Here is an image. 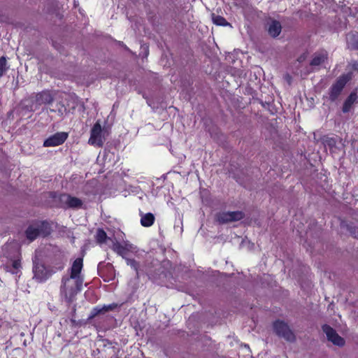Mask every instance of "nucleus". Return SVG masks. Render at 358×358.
I'll return each mask as SVG.
<instances>
[{"label": "nucleus", "mask_w": 358, "mask_h": 358, "mask_svg": "<svg viewBox=\"0 0 358 358\" xmlns=\"http://www.w3.org/2000/svg\"><path fill=\"white\" fill-rule=\"evenodd\" d=\"M83 266V259L77 258L70 268L69 275H64L62 279L60 292L67 302L73 301L76 295L82 289L84 281Z\"/></svg>", "instance_id": "obj_1"}, {"label": "nucleus", "mask_w": 358, "mask_h": 358, "mask_svg": "<svg viewBox=\"0 0 358 358\" xmlns=\"http://www.w3.org/2000/svg\"><path fill=\"white\" fill-rule=\"evenodd\" d=\"M273 328L276 334L280 337H282L286 341L289 342H294L295 341V335L290 329L287 324L282 321H276L273 324Z\"/></svg>", "instance_id": "obj_2"}, {"label": "nucleus", "mask_w": 358, "mask_h": 358, "mask_svg": "<svg viewBox=\"0 0 358 358\" xmlns=\"http://www.w3.org/2000/svg\"><path fill=\"white\" fill-rule=\"evenodd\" d=\"M89 144L101 147L103 144L102 138V128L101 124L97 121L93 126L90 132V137L88 141Z\"/></svg>", "instance_id": "obj_3"}, {"label": "nucleus", "mask_w": 358, "mask_h": 358, "mask_svg": "<svg viewBox=\"0 0 358 358\" xmlns=\"http://www.w3.org/2000/svg\"><path fill=\"white\" fill-rule=\"evenodd\" d=\"M56 271V270L48 269L44 265L41 264H35L33 268L34 278L40 282L45 281Z\"/></svg>", "instance_id": "obj_4"}, {"label": "nucleus", "mask_w": 358, "mask_h": 358, "mask_svg": "<svg viewBox=\"0 0 358 358\" xmlns=\"http://www.w3.org/2000/svg\"><path fill=\"white\" fill-rule=\"evenodd\" d=\"M322 331L326 334L327 340L331 342L334 345L338 347H343L345 345V340L340 336L335 329L329 325L324 324L322 326Z\"/></svg>", "instance_id": "obj_5"}, {"label": "nucleus", "mask_w": 358, "mask_h": 358, "mask_svg": "<svg viewBox=\"0 0 358 358\" xmlns=\"http://www.w3.org/2000/svg\"><path fill=\"white\" fill-rule=\"evenodd\" d=\"M59 201L62 206L64 208H80L83 206L81 199L67 194L60 195Z\"/></svg>", "instance_id": "obj_6"}, {"label": "nucleus", "mask_w": 358, "mask_h": 358, "mask_svg": "<svg viewBox=\"0 0 358 358\" xmlns=\"http://www.w3.org/2000/svg\"><path fill=\"white\" fill-rule=\"evenodd\" d=\"M66 132H57L48 137L43 143L44 147H55L62 145L68 138Z\"/></svg>", "instance_id": "obj_7"}, {"label": "nucleus", "mask_w": 358, "mask_h": 358, "mask_svg": "<svg viewBox=\"0 0 358 358\" xmlns=\"http://www.w3.org/2000/svg\"><path fill=\"white\" fill-rule=\"evenodd\" d=\"M244 214L241 211L223 212L217 215L220 223L238 221L243 219Z\"/></svg>", "instance_id": "obj_8"}, {"label": "nucleus", "mask_w": 358, "mask_h": 358, "mask_svg": "<svg viewBox=\"0 0 358 358\" xmlns=\"http://www.w3.org/2000/svg\"><path fill=\"white\" fill-rule=\"evenodd\" d=\"M328 59V53L325 50H320L316 52L313 55V59L310 62V66L313 69H315L322 64H324Z\"/></svg>", "instance_id": "obj_9"}, {"label": "nucleus", "mask_w": 358, "mask_h": 358, "mask_svg": "<svg viewBox=\"0 0 358 358\" xmlns=\"http://www.w3.org/2000/svg\"><path fill=\"white\" fill-rule=\"evenodd\" d=\"M267 31L268 34L273 37H278L282 31V25L280 22L276 20L270 19L267 22Z\"/></svg>", "instance_id": "obj_10"}, {"label": "nucleus", "mask_w": 358, "mask_h": 358, "mask_svg": "<svg viewBox=\"0 0 358 358\" xmlns=\"http://www.w3.org/2000/svg\"><path fill=\"white\" fill-rule=\"evenodd\" d=\"M352 76L353 73L351 71L342 74L338 78L336 82L333 85L331 90H343L346 84L352 80Z\"/></svg>", "instance_id": "obj_11"}, {"label": "nucleus", "mask_w": 358, "mask_h": 358, "mask_svg": "<svg viewBox=\"0 0 358 358\" xmlns=\"http://www.w3.org/2000/svg\"><path fill=\"white\" fill-rule=\"evenodd\" d=\"M118 307V304L115 303H113L108 305H104L102 307L96 306L95 307L92 313V317L96 316L98 314L105 313L106 312L113 310Z\"/></svg>", "instance_id": "obj_12"}, {"label": "nucleus", "mask_w": 358, "mask_h": 358, "mask_svg": "<svg viewBox=\"0 0 358 358\" xmlns=\"http://www.w3.org/2000/svg\"><path fill=\"white\" fill-rule=\"evenodd\" d=\"M155 220V216L151 213L142 214L141 218V224L145 227H149L154 224Z\"/></svg>", "instance_id": "obj_13"}, {"label": "nucleus", "mask_w": 358, "mask_h": 358, "mask_svg": "<svg viewBox=\"0 0 358 358\" xmlns=\"http://www.w3.org/2000/svg\"><path fill=\"white\" fill-rule=\"evenodd\" d=\"M26 236L30 241L35 240L40 236L36 224L29 226L26 230Z\"/></svg>", "instance_id": "obj_14"}, {"label": "nucleus", "mask_w": 358, "mask_h": 358, "mask_svg": "<svg viewBox=\"0 0 358 358\" xmlns=\"http://www.w3.org/2000/svg\"><path fill=\"white\" fill-rule=\"evenodd\" d=\"M348 45L352 50H358V33H351L347 37Z\"/></svg>", "instance_id": "obj_15"}, {"label": "nucleus", "mask_w": 358, "mask_h": 358, "mask_svg": "<svg viewBox=\"0 0 358 358\" xmlns=\"http://www.w3.org/2000/svg\"><path fill=\"white\" fill-rule=\"evenodd\" d=\"M357 94L355 92H352L348 98L345 100L343 107V111L344 113H348L350 108L352 104L355 102L357 100Z\"/></svg>", "instance_id": "obj_16"}, {"label": "nucleus", "mask_w": 358, "mask_h": 358, "mask_svg": "<svg viewBox=\"0 0 358 358\" xmlns=\"http://www.w3.org/2000/svg\"><path fill=\"white\" fill-rule=\"evenodd\" d=\"M39 231L40 236H46L50 234L51 229L50 224L46 222H42L36 224Z\"/></svg>", "instance_id": "obj_17"}, {"label": "nucleus", "mask_w": 358, "mask_h": 358, "mask_svg": "<svg viewBox=\"0 0 358 358\" xmlns=\"http://www.w3.org/2000/svg\"><path fill=\"white\" fill-rule=\"evenodd\" d=\"M211 19L213 22L217 26L226 27L230 25V24L225 20L224 17L215 15V13L211 14Z\"/></svg>", "instance_id": "obj_18"}, {"label": "nucleus", "mask_w": 358, "mask_h": 358, "mask_svg": "<svg viewBox=\"0 0 358 358\" xmlns=\"http://www.w3.org/2000/svg\"><path fill=\"white\" fill-rule=\"evenodd\" d=\"M21 268V263L20 259L13 261L11 266L6 265V268L7 271L16 274L19 269Z\"/></svg>", "instance_id": "obj_19"}, {"label": "nucleus", "mask_w": 358, "mask_h": 358, "mask_svg": "<svg viewBox=\"0 0 358 358\" xmlns=\"http://www.w3.org/2000/svg\"><path fill=\"white\" fill-rule=\"evenodd\" d=\"M113 250L119 255L122 256L124 259L126 258L127 252L124 245L116 242L113 245Z\"/></svg>", "instance_id": "obj_20"}, {"label": "nucleus", "mask_w": 358, "mask_h": 358, "mask_svg": "<svg viewBox=\"0 0 358 358\" xmlns=\"http://www.w3.org/2000/svg\"><path fill=\"white\" fill-rule=\"evenodd\" d=\"M107 238L106 233L101 229H99L96 234V240L99 243H103Z\"/></svg>", "instance_id": "obj_21"}, {"label": "nucleus", "mask_w": 358, "mask_h": 358, "mask_svg": "<svg viewBox=\"0 0 358 358\" xmlns=\"http://www.w3.org/2000/svg\"><path fill=\"white\" fill-rule=\"evenodd\" d=\"M124 259L127 262V264L128 266H131V268H132L136 271V275H138L139 263L134 259H129V258L126 257Z\"/></svg>", "instance_id": "obj_22"}, {"label": "nucleus", "mask_w": 358, "mask_h": 358, "mask_svg": "<svg viewBox=\"0 0 358 358\" xmlns=\"http://www.w3.org/2000/svg\"><path fill=\"white\" fill-rule=\"evenodd\" d=\"M8 69L6 58L3 56L0 57V78L3 76Z\"/></svg>", "instance_id": "obj_23"}, {"label": "nucleus", "mask_w": 358, "mask_h": 358, "mask_svg": "<svg viewBox=\"0 0 358 358\" xmlns=\"http://www.w3.org/2000/svg\"><path fill=\"white\" fill-rule=\"evenodd\" d=\"M124 248L126 250L127 253L128 252L136 253L137 252L138 250L135 245L130 243L129 242H124Z\"/></svg>", "instance_id": "obj_24"}, {"label": "nucleus", "mask_w": 358, "mask_h": 358, "mask_svg": "<svg viewBox=\"0 0 358 358\" xmlns=\"http://www.w3.org/2000/svg\"><path fill=\"white\" fill-rule=\"evenodd\" d=\"M284 79L289 83H291L292 77L289 74L284 75Z\"/></svg>", "instance_id": "obj_25"}, {"label": "nucleus", "mask_w": 358, "mask_h": 358, "mask_svg": "<svg viewBox=\"0 0 358 358\" xmlns=\"http://www.w3.org/2000/svg\"><path fill=\"white\" fill-rule=\"evenodd\" d=\"M338 92L339 91H332L331 92V97L332 99L335 98L336 96H337L338 95Z\"/></svg>", "instance_id": "obj_26"}, {"label": "nucleus", "mask_w": 358, "mask_h": 358, "mask_svg": "<svg viewBox=\"0 0 358 358\" xmlns=\"http://www.w3.org/2000/svg\"><path fill=\"white\" fill-rule=\"evenodd\" d=\"M305 59H306V55H301V56H300V57H299L298 61H299V62H303V60H305Z\"/></svg>", "instance_id": "obj_27"}, {"label": "nucleus", "mask_w": 358, "mask_h": 358, "mask_svg": "<svg viewBox=\"0 0 358 358\" xmlns=\"http://www.w3.org/2000/svg\"><path fill=\"white\" fill-rule=\"evenodd\" d=\"M63 268H64V265L62 264V265H61V266H59V268H57V270H62V269H63Z\"/></svg>", "instance_id": "obj_28"}, {"label": "nucleus", "mask_w": 358, "mask_h": 358, "mask_svg": "<svg viewBox=\"0 0 358 358\" xmlns=\"http://www.w3.org/2000/svg\"><path fill=\"white\" fill-rule=\"evenodd\" d=\"M271 100H272V99H270L269 100L266 101V102L267 103H269L271 101Z\"/></svg>", "instance_id": "obj_29"}, {"label": "nucleus", "mask_w": 358, "mask_h": 358, "mask_svg": "<svg viewBox=\"0 0 358 358\" xmlns=\"http://www.w3.org/2000/svg\"><path fill=\"white\" fill-rule=\"evenodd\" d=\"M355 69L358 70V64H357V66H355Z\"/></svg>", "instance_id": "obj_30"}, {"label": "nucleus", "mask_w": 358, "mask_h": 358, "mask_svg": "<svg viewBox=\"0 0 358 358\" xmlns=\"http://www.w3.org/2000/svg\"><path fill=\"white\" fill-rule=\"evenodd\" d=\"M115 358H119V357H115Z\"/></svg>", "instance_id": "obj_31"}]
</instances>
